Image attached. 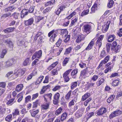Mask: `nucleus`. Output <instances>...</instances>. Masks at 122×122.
<instances>
[{
  "label": "nucleus",
  "instance_id": "obj_55",
  "mask_svg": "<svg viewBox=\"0 0 122 122\" xmlns=\"http://www.w3.org/2000/svg\"><path fill=\"white\" fill-rule=\"evenodd\" d=\"M24 43V42L22 40H19L17 41V44L19 46H21L23 45Z\"/></svg>",
  "mask_w": 122,
  "mask_h": 122
},
{
  "label": "nucleus",
  "instance_id": "obj_4",
  "mask_svg": "<svg viewBox=\"0 0 122 122\" xmlns=\"http://www.w3.org/2000/svg\"><path fill=\"white\" fill-rule=\"evenodd\" d=\"M91 26L90 25L86 24L84 26L83 29L84 31L86 32L87 35L91 32Z\"/></svg>",
  "mask_w": 122,
  "mask_h": 122
},
{
  "label": "nucleus",
  "instance_id": "obj_36",
  "mask_svg": "<svg viewBox=\"0 0 122 122\" xmlns=\"http://www.w3.org/2000/svg\"><path fill=\"white\" fill-rule=\"evenodd\" d=\"M12 115L11 114H10L8 115L5 117L6 121L8 122H9L12 119Z\"/></svg>",
  "mask_w": 122,
  "mask_h": 122
},
{
  "label": "nucleus",
  "instance_id": "obj_26",
  "mask_svg": "<svg viewBox=\"0 0 122 122\" xmlns=\"http://www.w3.org/2000/svg\"><path fill=\"white\" fill-rule=\"evenodd\" d=\"M67 115V114L66 112H65L62 114L61 117V121H63L66 119Z\"/></svg>",
  "mask_w": 122,
  "mask_h": 122
},
{
  "label": "nucleus",
  "instance_id": "obj_17",
  "mask_svg": "<svg viewBox=\"0 0 122 122\" xmlns=\"http://www.w3.org/2000/svg\"><path fill=\"white\" fill-rule=\"evenodd\" d=\"M90 96V94L89 93H87L85 94L82 96L81 99V100L82 101H84L87 98H88Z\"/></svg>",
  "mask_w": 122,
  "mask_h": 122
},
{
  "label": "nucleus",
  "instance_id": "obj_16",
  "mask_svg": "<svg viewBox=\"0 0 122 122\" xmlns=\"http://www.w3.org/2000/svg\"><path fill=\"white\" fill-rule=\"evenodd\" d=\"M13 62V60L12 59H11L6 61L5 63V66L7 67L8 66H11Z\"/></svg>",
  "mask_w": 122,
  "mask_h": 122
},
{
  "label": "nucleus",
  "instance_id": "obj_22",
  "mask_svg": "<svg viewBox=\"0 0 122 122\" xmlns=\"http://www.w3.org/2000/svg\"><path fill=\"white\" fill-rule=\"evenodd\" d=\"M11 13L10 12L8 13H7L5 14L2 15L1 17V19H4L9 16L11 17Z\"/></svg>",
  "mask_w": 122,
  "mask_h": 122
},
{
  "label": "nucleus",
  "instance_id": "obj_15",
  "mask_svg": "<svg viewBox=\"0 0 122 122\" xmlns=\"http://www.w3.org/2000/svg\"><path fill=\"white\" fill-rule=\"evenodd\" d=\"M15 28L14 27L8 28L4 30V32L5 33H9L13 31Z\"/></svg>",
  "mask_w": 122,
  "mask_h": 122
},
{
  "label": "nucleus",
  "instance_id": "obj_51",
  "mask_svg": "<svg viewBox=\"0 0 122 122\" xmlns=\"http://www.w3.org/2000/svg\"><path fill=\"white\" fill-rule=\"evenodd\" d=\"M76 14V12L74 11L71 13L69 16L67 17H66V18L68 19H70L74 15H75Z\"/></svg>",
  "mask_w": 122,
  "mask_h": 122
},
{
  "label": "nucleus",
  "instance_id": "obj_41",
  "mask_svg": "<svg viewBox=\"0 0 122 122\" xmlns=\"http://www.w3.org/2000/svg\"><path fill=\"white\" fill-rule=\"evenodd\" d=\"M117 45V43L116 41H114L112 43L111 45V50H113L114 49V48Z\"/></svg>",
  "mask_w": 122,
  "mask_h": 122
},
{
  "label": "nucleus",
  "instance_id": "obj_28",
  "mask_svg": "<svg viewBox=\"0 0 122 122\" xmlns=\"http://www.w3.org/2000/svg\"><path fill=\"white\" fill-rule=\"evenodd\" d=\"M44 77L43 76H42L39 77L36 82V84L37 85L40 83L42 81Z\"/></svg>",
  "mask_w": 122,
  "mask_h": 122
},
{
  "label": "nucleus",
  "instance_id": "obj_30",
  "mask_svg": "<svg viewBox=\"0 0 122 122\" xmlns=\"http://www.w3.org/2000/svg\"><path fill=\"white\" fill-rule=\"evenodd\" d=\"M39 100H37L35 102L33 103L32 108H36L37 107L38 104H39Z\"/></svg>",
  "mask_w": 122,
  "mask_h": 122
},
{
  "label": "nucleus",
  "instance_id": "obj_54",
  "mask_svg": "<svg viewBox=\"0 0 122 122\" xmlns=\"http://www.w3.org/2000/svg\"><path fill=\"white\" fill-rule=\"evenodd\" d=\"M61 86H55L52 89V90L54 91H56L57 90H58L61 88Z\"/></svg>",
  "mask_w": 122,
  "mask_h": 122
},
{
  "label": "nucleus",
  "instance_id": "obj_53",
  "mask_svg": "<svg viewBox=\"0 0 122 122\" xmlns=\"http://www.w3.org/2000/svg\"><path fill=\"white\" fill-rule=\"evenodd\" d=\"M13 116L16 115H19L20 114V111L18 109H16L15 110V111L13 112Z\"/></svg>",
  "mask_w": 122,
  "mask_h": 122
},
{
  "label": "nucleus",
  "instance_id": "obj_57",
  "mask_svg": "<svg viewBox=\"0 0 122 122\" xmlns=\"http://www.w3.org/2000/svg\"><path fill=\"white\" fill-rule=\"evenodd\" d=\"M35 7L34 6H32L30 7L29 9H28L29 10V13H33L34 11Z\"/></svg>",
  "mask_w": 122,
  "mask_h": 122
},
{
  "label": "nucleus",
  "instance_id": "obj_52",
  "mask_svg": "<svg viewBox=\"0 0 122 122\" xmlns=\"http://www.w3.org/2000/svg\"><path fill=\"white\" fill-rule=\"evenodd\" d=\"M89 11V10H87L85 11H83L81 13V16H83L84 15L87 14Z\"/></svg>",
  "mask_w": 122,
  "mask_h": 122
},
{
  "label": "nucleus",
  "instance_id": "obj_34",
  "mask_svg": "<svg viewBox=\"0 0 122 122\" xmlns=\"http://www.w3.org/2000/svg\"><path fill=\"white\" fill-rule=\"evenodd\" d=\"M60 97V94L58 92L56 93L54 95L53 98L55 100H58Z\"/></svg>",
  "mask_w": 122,
  "mask_h": 122
},
{
  "label": "nucleus",
  "instance_id": "obj_47",
  "mask_svg": "<svg viewBox=\"0 0 122 122\" xmlns=\"http://www.w3.org/2000/svg\"><path fill=\"white\" fill-rule=\"evenodd\" d=\"M55 0H52L51 1H49L46 3L45 5V6L53 5Z\"/></svg>",
  "mask_w": 122,
  "mask_h": 122
},
{
  "label": "nucleus",
  "instance_id": "obj_5",
  "mask_svg": "<svg viewBox=\"0 0 122 122\" xmlns=\"http://www.w3.org/2000/svg\"><path fill=\"white\" fill-rule=\"evenodd\" d=\"M29 13V10L27 9H23L20 13V17L21 19H23L28 15Z\"/></svg>",
  "mask_w": 122,
  "mask_h": 122
},
{
  "label": "nucleus",
  "instance_id": "obj_44",
  "mask_svg": "<svg viewBox=\"0 0 122 122\" xmlns=\"http://www.w3.org/2000/svg\"><path fill=\"white\" fill-rule=\"evenodd\" d=\"M87 72V71L86 70H82L81 71L80 76L82 77L84 76H86Z\"/></svg>",
  "mask_w": 122,
  "mask_h": 122
},
{
  "label": "nucleus",
  "instance_id": "obj_48",
  "mask_svg": "<svg viewBox=\"0 0 122 122\" xmlns=\"http://www.w3.org/2000/svg\"><path fill=\"white\" fill-rule=\"evenodd\" d=\"M111 46V44L107 43L106 44V48L107 49V52H109L110 50Z\"/></svg>",
  "mask_w": 122,
  "mask_h": 122
},
{
  "label": "nucleus",
  "instance_id": "obj_31",
  "mask_svg": "<svg viewBox=\"0 0 122 122\" xmlns=\"http://www.w3.org/2000/svg\"><path fill=\"white\" fill-rule=\"evenodd\" d=\"M121 47V46L119 45H118L116 46L114 48V51L115 52L117 53L119 51L120 48Z\"/></svg>",
  "mask_w": 122,
  "mask_h": 122
},
{
  "label": "nucleus",
  "instance_id": "obj_20",
  "mask_svg": "<svg viewBox=\"0 0 122 122\" xmlns=\"http://www.w3.org/2000/svg\"><path fill=\"white\" fill-rule=\"evenodd\" d=\"M49 103H45L41 106V108L43 110H46L49 108Z\"/></svg>",
  "mask_w": 122,
  "mask_h": 122
},
{
  "label": "nucleus",
  "instance_id": "obj_61",
  "mask_svg": "<svg viewBox=\"0 0 122 122\" xmlns=\"http://www.w3.org/2000/svg\"><path fill=\"white\" fill-rule=\"evenodd\" d=\"M6 84L5 82H0V87L3 88L5 87Z\"/></svg>",
  "mask_w": 122,
  "mask_h": 122
},
{
  "label": "nucleus",
  "instance_id": "obj_49",
  "mask_svg": "<svg viewBox=\"0 0 122 122\" xmlns=\"http://www.w3.org/2000/svg\"><path fill=\"white\" fill-rule=\"evenodd\" d=\"M62 40L59 38L57 42L56 43V44L57 47H59L61 45V44Z\"/></svg>",
  "mask_w": 122,
  "mask_h": 122
},
{
  "label": "nucleus",
  "instance_id": "obj_8",
  "mask_svg": "<svg viewBox=\"0 0 122 122\" xmlns=\"http://www.w3.org/2000/svg\"><path fill=\"white\" fill-rule=\"evenodd\" d=\"M34 19L33 18H31L28 20L24 21L25 25L26 26L31 25L33 23Z\"/></svg>",
  "mask_w": 122,
  "mask_h": 122
},
{
  "label": "nucleus",
  "instance_id": "obj_13",
  "mask_svg": "<svg viewBox=\"0 0 122 122\" xmlns=\"http://www.w3.org/2000/svg\"><path fill=\"white\" fill-rule=\"evenodd\" d=\"M24 86L22 84H20L16 86L15 91L18 92L21 91L23 89Z\"/></svg>",
  "mask_w": 122,
  "mask_h": 122
},
{
  "label": "nucleus",
  "instance_id": "obj_33",
  "mask_svg": "<svg viewBox=\"0 0 122 122\" xmlns=\"http://www.w3.org/2000/svg\"><path fill=\"white\" fill-rule=\"evenodd\" d=\"M69 58H66L62 62L63 66H65L69 61Z\"/></svg>",
  "mask_w": 122,
  "mask_h": 122
},
{
  "label": "nucleus",
  "instance_id": "obj_50",
  "mask_svg": "<svg viewBox=\"0 0 122 122\" xmlns=\"http://www.w3.org/2000/svg\"><path fill=\"white\" fill-rule=\"evenodd\" d=\"M96 39L97 38H94L92 40L89 44V45L91 46L92 47L94 44L96 40Z\"/></svg>",
  "mask_w": 122,
  "mask_h": 122
},
{
  "label": "nucleus",
  "instance_id": "obj_23",
  "mask_svg": "<svg viewBox=\"0 0 122 122\" xmlns=\"http://www.w3.org/2000/svg\"><path fill=\"white\" fill-rule=\"evenodd\" d=\"M63 110V107H61L55 112V114L57 116H58L60 114Z\"/></svg>",
  "mask_w": 122,
  "mask_h": 122
},
{
  "label": "nucleus",
  "instance_id": "obj_3",
  "mask_svg": "<svg viewBox=\"0 0 122 122\" xmlns=\"http://www.w3.org/2000/svg\"><path fill=\"white\" fill-rule=\"evenodd\" d=\"M42 55V51L41 50L38 51L36 52L32 56V59L33 60L36 58L38 59L40 58L41 57Z\"/></svg>",
  "mask_w": 122,
  "mask_h": 122
},
{
  "label": "nucleus",
  "instance_id": "obj_37",
  "mask_svg": "<svg viewBox=\"0 0 122 122\" xmlns=\"http://www.w3.org/2000/svg\"><path fill=\"white\" fill-rule=\"evenodd\" d=\"M72 69H70L66 71L63 74V77L67 76V75L71 72Z\"/></svg>",
  "mask_w": 122,
  "mask_h": 122
},
{
  "label": "nucleus",
  "instance_id": "obj_24",
  "mask_svg": "<svg viewBox=\"0 0 122 122\" xmlns=\"http://www.w3.org/2000/svg\"><path fill=\"white\" fill-rule=\"evenodd\" d=\"M115 38V35H110L108 36V41L109 42H111L113 41Z\"/></svg>",
  "mask_w": 122,
  "mask_h": 122
},
{
  "label": "nucleus",
  "instance_id": "obj_12",
  "mask_svg": "<svg viewBox=\"0 0 122 122\" xmlns=\"http://www.w3.org/2000/svg\"><path fill=\"white\" fill-rule=\"evenodd\" d=\"M4 43L10 47H13V44L10 39H8L5 40Z\"/></svg>",
  "mask_w": 122,
  "mask_h": 122
},
{
  "label": "nucleus",
  "instance_id": "obj_10",
  "mask_svg": "<svg viewBox=\"0 0 122 122\" xmlns=\"http://www.w3.org/2000/svg\"><path fill=\"white\" fill-rule=\"evenodd\" d=\"M30 113L31 116L33 117H35L36 115L39 113V110L38 109L36 110L32 109L30 110Z\"/></svg>",
  "mask_w": 122,
  "mask_h": 122
},
{
  "label": "nucleus",
  "instance_id": "obj_6",
  "mask_svg": "<svg viewBox=\"0 0 122 122\" xmlns=\"http://www.w3.org/2000/svg\"><path fill=\"white\" fill-rule=\"evenodd\" d=\"M104 36L103 35H100L96 42V45L97 46H99V50L102 44V41L103 38Z\"/></svg>",
  "mask_w": 122,
  "mask_h": 122
},
{
  "label": "nucleus",
  "instance_id": "obj_43",
  "mask_svg": "<svg viewBox=\"0 0 122 122\" xmlns=\"http://www.w3.org/2000/svg\"><path fill=\"white\" fill-rule=\"evenodd\" d=\"M70 35H68L67 36L66 38L64 40V42L65 43H67L70 40Z\"/></svg>",
  "mask_w": 122,
  "mask_h": 122
},
{
  "label": "nucleus",
  "instance_id": "obj_29",
  "mask_svg": "<svg viewBox=\"0 0 122 122\" xmlns=\"http://www.w3.org/2000/svg\"><path fill=\"white\" fill-rule=\"evenodd\" d=\"M115 96L114 95H112L110 96V97L107 99V102L109 103H110L112 101H113Z\"/></svg>",
  "mask_w": 122,
  "mask_h": 122
},
{
  "label": "nucleus",
  "instance_id": "obj_64",
  "mask_svg": "<svg viewBox=\"0 0 122 122\" xmlns=\"http://www.w3.org/2000/svg\"><path fill=\"white\" fill-rule=\"evenodd\" d=\"M49 77L48 76H46L45 77V79L43 82V83H47L49 82Z\"/></svg>",
  "mask_w": 122,
  "mask_h": 122
},
{
  "label": "nucleus",
  "instance_id": "obj_11",
  "mask_svg": "<svg viewBox=\"0 0 122 122\" xmlns=\"http://www.w3.org/2000/svg\"><path fill=\"white\" fill-rule=\"evenodd\" d=\"M85 37L84 35H79L77 37L76 40V42L77 43H79L82 41L83 40Z\"/></svg>",
  "mask_w": 122,
  "mask_h": 122
},
{
  "label": "nucleus",
  "instance_id": "obj_62",
  "mask_svg": "<svg viewBox=\"0 0 122 122\" xmlns=\"http://www.w3.org/2000/svg\"><path fill=\"white\" fill-rule=\"evenodd\" d=\"M51 9V8L50 7H48L44 10L43 13L44 14H45L49 11Z\"/></svg>",
  "mask_w": 122,
  "mask_h": 122
},
{
  "label": "nucleus",
  "instance_id": "obj_27",
  "mask_svg": "<svg viewBox=\"0 0 122 122\" xmlns=\"http://www.w3.org/2000/svg\"><path fill=\"white\" fill-rule=\"evenodd\" d=\"M72 92L71 90L65 96V98L66 100H68L70 99L71 96Z\"/></svg>",
  "mask_w": 122,
  "mask_h": 122
},
{
  "label": "nucleus",
  "instance_id": "obj_14",
  "mask_svg": "<svg viewBox=\"0 0 122 122\" xmlns=\"http://www.w3.org/2000/svg\"><path fill=\"white\" fill-rule=\"evenodd\" d=\"M58 30L60 32V34L61 35H65V36H66L68 34V32L66 29H60Z\"/></svg>",
  "mask_w": 122,
  "mask_h": 122
},
{
  "label": "nucleus",
  "instance_id": "obj_9",
  "mask_svg": "<svg viewBox=\"0 0 122 122\" xmlns=\"http://www.w3.org/2000/svg\"><path fill=\"white\" fill-rule=\"evenodd\" d=\"M25 73V71L22 69H18L17 71L14 73V74L16 75L17 76L20 77L23 75Z\"/></svg>",
  "mask_w": 122,
  "mask_h": 122
},
{
  "label": "nucleus",
  "instance_id": "obj_25",
  "mask_svg": "<svg viewBox=\"0 0 122 122\" xmlns=\"http://www.w3.org/2000/svg\"><path fill=\"white\" fill-rule=\"evenodd\" d=\"M7 52V51L5 49H3L2 52L0 54V58H4L5 56L6 55Z\"/></svg>",
  "mask_w": 122,
  "mask_h": 122
},
{
  "label": "nucleus",
  "instance_id": "obj_2",
  "mask_svg": "<svg viewBox=\"0 0 122 122\" xmlns=\"http://www.w3.org/2000/svg\"><path fill=\"white\" fill-rule=\"evenodd\" d=\"M107 111V108L105 107H102L97 111V114L98 116H101L106 113Z\"/></svg>",
  "mask_w": 122,
  "mask_h": 122
},
{
  "label": "nucleus",
  "instance_id": "obj_58",
  "mask_svg": "<svg viewBox=\"0 0 122 122\" xmlns=\"http://www.w3.org/2000/svg\"><path fill=\"white\" fill-rule=\"evenodd\" d=\"M94 114V112H92L89 113L87 115V117L86 118L88 120V119L90 118L91 117H92Z\"/></svg>",
  "mask_w": 122,
  "mask_h": 122
},
{
  "label": "nucleus",
  "instance_id": "obj_42",
  "mask_svg": "<svg viewBox=\"0 0 122 122\" xmlns=\"http://www.w3.org/2000/svg\"><path fill=\"white\" fill-rule=\"evenodd\" d=\"M57 35L56 34L54 33L53 35L50 38V40L52 42H54L55 41V38L56 36Z\"/></svg>",
  "mask_w": 122,
  "mask_h": 122
},
{
  "label": "nucleus",
  "instance_id": "obj_18",
  "mask_svg": "<svg viewBox=\"0 0 122 122\" xmlns=\"http://www.w3.org/2000/svg\"><path fill=\"white\" fill-rule=\"evenodd\" d=\"M31 62L29 58L26 59L23 62V65L25 66H26L28 65H29Z\"/></svg>",
  "mask_w": 122,
  "mask_h": 122
},
{
  "label": "nucleus",
  "instance_id": "obj_40",
  "mask_svg": "<svg viewBox=\"0 0 122 122\" xmlns=\"http://www.w3.org/2000/svg\"><path fill=\"white\" fill-rule=\"evenodd\" d=\"M114 4V1L113 0H110L109 3L107 4V6L110 8L112 7Z\"/></svg>",
  "mask_w": 122,
  "mask_h": 122
},
{
  "label": "nucleus",
  "instance_id": "obj_32",
  "mask_svg": "<svg viewBox=\"0 0 122 122\" xmlns=\"http://www.w3.org/2000/svg\"><path fill=\"white\" fill-rule=\"evenodd\" d=\"M77 84V81H75L72 82L71 84V89H73L74 88L76 87Z\"/></svg>",
  "mask_w": 122,
  "mask_h": 122
},
{
  "label": "nucleus",
  "instance_id": "obj_46",
  "mask_svg": "<svg viewBox=\"0 0 122 122\" xmlns=\"http://www.w3.org/2000/svg\"><path fill=\"white\" fill-rule=\"evenodd\" d=\"M106 55L105 51L104 50H103L102 51L101 54L100 56V57L101 58H103Z\"/></svg>",
  "mask_w": 122,
  "mask_h": 122
},
{
  "label": "nucleus",
  "instance_id": "obj_19",
  "mask_svg": "<svg viewBox=\"0 0 122 122\" xmlns=\"http://www.w3.org/2000/svg\"><path fill=\"white\" fill-rule=\"evenodd\" d=\"M6 108H3L1 106H0V117H3L4 114L6 111Z\"/></svg>",
  "mask_w": 122,
  "mask_h": 122
},
{
  "label": "nucleus",
  "instance_id": "obj_35",
  "mask_svg": "<svg viewBox=\"0 0 122 122\" xmlns=\"http://www.w3.org/2000/svg\"><path fill=\"white\" fill-rule=\"evenodd\" d=\"M72 48L71 47H69L68 48L66 49V50L64 53V55H66L69 54L71 53V51Z\"/></svg>",
  "mask_w": 122,
  "mask_h": 122
},
{
  "label": "nucleus",
  "instance_id": "obj_59",
  "mask_svg": "<svg viewBox=\"0 0 122 122\" xmlns=\"http://www.w3.org/2000/svg\"><path fill=\"white\" fill-rule=\"evenodd\" d=\"M98 76L96 75H94L91 78V80L94 81H96L98 78Z\"/></svg>",
  "mask_w": 122,
  "mask_h": 122
},
{
  "label": "nucleus",
  "instance_id": "obj_39",
  "mask_svg": "<svg viewBox=\"0 0 122 122\" xmlns=\"http://www.w3.org/2000/svg\"><path fill=\"white\" fill-rule=\"evenodd\" d=\"M119 81L117 80H114L112 82V86H117L119 84Z\"/></svg>",
  "mask_w": 122,
  "mask_h": 122
},
{
  "label": "nucleus",
  "instance_id": "obj_7",
  "mask_svg": "<svg viewBox=\"0 0 122 122\" xmlns=\"http://www.w3.org/2000/svg\"><path fill=\"white\" fill-rule=\"evenodd\" d=\"M52 94L51 93H47L44 95L43 97L45 101L47 102L49 100H51V97Z\"/></svg>",
  "mask_w": 122,
  "mask_h": 122
},
{
  "label": "nucleus",
  "instance_id": "obj_56",
  "mask_svg": "<svg viewBox=\"0 0 122 122\" xmlns=\"http://www.w3.org/2000/svg\"><path fill=\"white\" fill-rule=\"evenodd\" d=\"M46 90L44 86H43L41 91L40 92V94H42L44 93Z\"/></svg>",
  "mask_w": 122,
  "mask_h": 122
},
{
  "label": "nucleus",
  "instance_id": "obj_21",
  "mask_svg": "<svg viewBox=\"0 0 122 122\" xmlns=\"http://www.w3.org/2000/svg\"><path fill=\"white\" fill-rule=\"evenodd\" d=\"M11 16L13 17L15 19H18L20 17V14L16 12L13 13Z\"/></svg>",
  "mask_w": 122,
  "mask_h": 122
},
{
  "label": "nucleus",
  "instance_id": "obj_60",
  "mask_svg": "<svg viewBox=\"0 0 122 122\" xmlns=\"http://www.w3.org/2000/svg\"><path fill=\"white\" fill-rule=\"evenodd\" d=\"M42 34V33L41 32H39L35 36L34 40L36 41L37 40V38L40 36H41Z\"/></svg>",
  "mask_w": 122,
  "mask_h": 122
},
{
  "label": "nucleus",
  "instance_id": "obj_45",
  "mask_svg": "<svg viewBox=\"0 0 122 122\" xmlns=\"http://www.w3.org/2000/svg\"><path fill=\"white\" fill-rule=\"evenodd\" d=\"M78 72V70L77 69H75L73 70L71 73L72 76H73L76 75Z\"/></svg>",
  "mask_w": 122,
  "mask_h": 122
},
{
  "label": "nucleus",
  "instance_id": "obj_63",
  "mask_svg": "<svg viewBox=\"0 0 122 122\" xmlns=\"http://www.w3.org/2000/svg\"><path fill=\"white\" fill-rule=\"evenodd\" d=\"M112 68V67L111 66H109L105 70L104 72L105 73H106L109 71H111Z\"/></svg>",
  "mask_w": 122,
  "mask_h": 122
},
{
  "label": "nucleus",
  "instance_id": "obj_38",
  "mask_svg": "<svg viewBox=\"0 0 122 122\" xmlns=\"http://www.w3.org/2000/svg\"><path fill=\"white\" fill-rule=\"evenodd\" d=\"M15 100V98H13L9 100L6 103V104L7 105L10 104L11 105L12 104H11L12 103L13 104L15 102V101H14Z\"/></svg>",
  "mask_w": 122,
  "mask_h": 122
},
{
  "label": "nucleus",
  "instance_id": "obj_1",
  "mask_svg": "<svg viewBox=\"0 0 122 122\" xmlns=\"http://www.w3.org/2000/svg\"><path fill=\"white\" fill-rule=\"evenodd\" d=\"M122 113V112L120 110L117 109L112 112L109 116L110 119H111L114 117L120 115Z\"/></svg>",
  "mask_w": 122,
  "mask_h": 122
}]
</instances>
